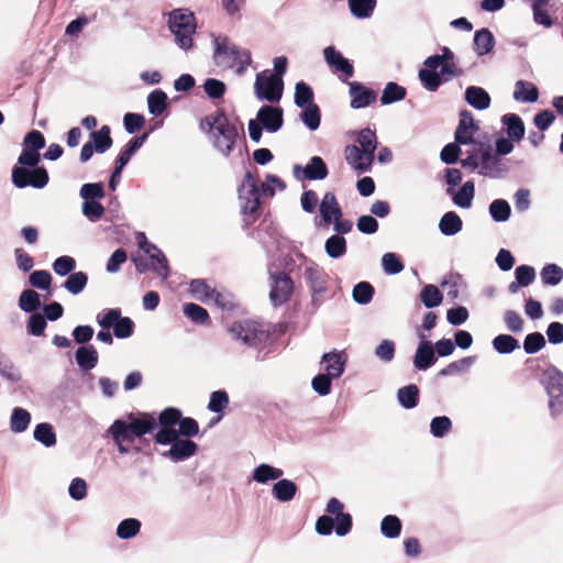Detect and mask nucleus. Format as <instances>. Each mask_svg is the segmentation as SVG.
Segmentation results:
<instances>
[{
	"instance_id": "nucleus-1",
	"label": "nucleus",
	"mask_w": 563,
	"mask_h": 563,
	"mask_svg": "<svg viewBox=\"0 0 563 563\" xmlns=\"http://www.w3.org/2000/svg\"><path fill=\"white\" fill-rule=\"evenodd\" d=\"M157 426L156 419L150 413H129L124 418L115 419L107 430L111 437L118 452L126 455L134 451L139 453V446L131 448L136 439L151 433Z\"/></svg>"
},
{
	"instance_id": "nucleus-2",
	"label": "nucleus",
	"mask_w": 563,
	"mask_h": 563,
	"mask_svg": "<svg viewBox=\"0 0 563 563\" xmlns=\"http://www.w3.org/2000/svg\"><path fill=\"white\" fill-rule=\"evenodd\" d=\"M212 41V63L221 70H233L236 75L245 74L252 64L251 52L233 43L227 35L210 33Z\"/></svg>"
},
{
	"instance_id": "nucleus-3",
	"label": "nucleus",
	"mask_w": 563,
	"mask_h": 563,
	"mask_svg": "<svg viewBox=\"0 0 563 563\" xmlns=\"http://www.w3.org/2000/svg\"><path fill=\"white\" fill-rule=\"evenodd\" d=\"M200 128L208 134L213 147L223 156L233 153L240 142L235 123L222 111L205 117L200 122Z\"/></svg>"
},
{
	"instance_id": "nucleus-4",
	"label": "nucleus",
	"mask_w": 563,
	"mask_h": 563,
	"mask_svg": "<svg viewBox=\"0 0 563 563\" xmlns=\"http://www.w3.org/2000/svg\"><path fill=\"white\" fill-rule=\"evenodd\" d=\"M168 27L180 49L188 51L194 46L192 35L196 32V19L188 9H176L169 13Z\"/></svg>"
},
{
	"instance_id": "nucleus-5",
	"label": "nucleus",
	"mask_w": 563,
	"mask_h": 563,
	"mask_svg": "<svg viewBox=\"0 0 563 563\" xmlns=\"http://www.w3.org/2000/svg\"><path fill=\"white\" fill-rule=\"evenodd\" d=\"M261 195L255 176L251 172H246L239 187L240 207L246 223H252L256 219Z\"/></svg>"
},
{
	"instance_id": "nucleus-6",
	"label": "nucleus",
	"mask_w": 563,
	"mask_h": 563,
	"mask_svg": "<svg viewBox=\"0 0 563 563\" xmlns=\"http://www.w3.org/2000/svg\"><path fill=\"white\" fill-rule=\"evenodd\" d=\"M300 276L311 292L312 305L318 307V296L327 291L329 282L328 274L314 262L305 260L302 266L300 267Z\"/></svg>"
},
{
	"instance_id": "nucleus-7",
	"label": "nucleus",
	"mask_w": 563,
	"mask_h": 563,
	"mask_svg": "<svg viewBox=\"0 0 563 563\" xmlns=\"http://www.w3.org/2000/svg\"><path fill=\"white\" fill-rule=\"evenodd\" d=\"M232 339L249 347H255L266 341L268 334L258 322L244 320L230 327Z\"/></svg>"
},
{
	"instance_id": "nucleus-8",
	"label": "nucleus",
	"mask_w": 563,
	"mask_h": 563,
	"mask_svg": "<svg viewBox=\"0 0 563 563\" xmlns=\"http://www.w3.org/2000/svg\"><path fill=\"white\" fill-rule=\"evenodd\" d=\"M284 81L279 76H271L269 70H263L256 75L254 92L257 99L277 102L283 96Z\"/></svg>"
},
{
	"instance_id": "nucleus-9",
	"label": "nucleus",
	"mask_w": 563,
	"mask_h": 563,
	"mask_svg": "<svg viewBox=\"0 0 563 563\" xmlns=\"http://www.w3.org/2000/svg\"><path fill=\"white\" fill-rule=\"evenodd\" d=\"M48 174L44 167L14 166L12 183L18 188H43L48 183Z\"/></svg>"
},
{
	"instance_id": "nucleus-10",
	"label": "nucleus",
	"mask_w": 563,
	"mask_h": 563,
	"mask_svg": "<svg viewBox=\"0 0 563 563\" xmlns=\"http://www.w3.org/2000/svg\"><path fill=\"white\" fill-rule=\"evenodd\" d=\"M136 242L139 247L148 255L151 260V269L164 280L169 276L168 261L165 254L153 243H151L144 233H137Z\"/></svg>"
},
{
	"instance_id": "nucleus-11",
	"label": "nucleus",
	"mask_w": 563,
	"mask_h": 563,
	"mask_svg": "<svg viewBox=\"0 0 563 563\" xmlns=\"http://www.w3.org/2000/svg\"><path fill=\"white\" fill-rule=\"evenodd\" d=\"M181 418L180 410L176 408H166L158 416V422L161 429L155 433V442L162 445H167L168 442L173 441L178 437L176 432V426Z\"/></svg>"
},
{
	"instance_id": "nucleus-12",
	"label": "nucleus",
	"mask_w": 563,
	"mask_h": 563,
	"mask_svg": "<svg viewBox=\"0 0 563 563\" xmlns=\"http://www.w3.org/2000/svg\"><path fill=\"white\" fill-rule=\"evenodd\" d=\"M479 170L478 173L485 177L498 178L508 169L501 158L494 154L490 145L478 143Z\"/></svg>"
},
{
	"instance_id": "nucleus-13",
	"label": "nucleus",
	"mask_w": 563,
	"mask_h": 563,
	"mask_svg": "<svg viewBox=\"0 0 563 563\" xmlns=\"http://www.w3.org/2000/svg\"><path fill=\"white\" fill-rule=\"evenodd\" d=\"M272 288L269 299L277 307L285 303L292 294L294 283L286 273L271 274Z\"/></svg>"
},
{
	"instance_id": "nucleus-14",
	"label": "nucleus",
	"mask_w": 563,
	"mask_h": 563,
	"mask_svg": "<svg viewBox=\"0 0 563 563\" xmlns=\"http://www.w3.org/2000/svg\"><path fill=\"white\" fill-rule=\"evenodd\" d=\"M344 158L354 172L364 174L371 170L375 156L357 145L350 144L344 148Z\"/></svg>"
},
{
	"instance_id": "nucleus-15",
	"label": "nucleus",
	"mask_w": 563,
	"mask_h": 563,
	"mask_svg": "<svg viewBox=\"0 0 563 563\" xmlns=\"http://www.w3.org/2000/svg\"><path fill=\"white\" fill-rule=\"evenodd\" d=\"M328 174V167L320 156H312L305 167L300 165L294 166V176L299 180H323Z\"/></svg>"
},
{
	"instance_id": "nucleus-16",
	"label": "nucleus",
	"mask_w": 563,
	"mask_h": 563,
	"mask_svg": "<svg viewBox=\"0 0 563 563\" xmlns=\"http://www.w3.org/2000/svg\"><path fill=\"white\" fill-rule=\"evenodd\" d=\"M478 125L474 120L473 114L467 111L463 110L460 112V120L457 128L455 130V142L457 144H474V136L478 131Z\"/></svg>"
},
{
	"instance_id": "nucleus-17",
	"label": "nucleus",
	"mask_w": 563,
	"mask_h": 563,
	"mask_svg": "<svg viewBox=\"0 0 563 563\" xmlns=\"http://www.w3.org/2000/svg\"><path fill=\"white\" fill-rule=\"evenodd\" d=\"M418 336L420 341L413 356V366L418 371H427L437 362L434 347L423 333Z\"/></svg>"
},
{
	"instance_id": "nucleus-18",
	"label": "nucleus",
	"mask_w": 563,
	"mask_h": 563,
	"mask_svg": "<svg viewBox=\"0 0 563 563\" xmlns=\"http://www.w3.org/2000/svg\"><path fill=\"white\" fill-rule=\"evenodd\" d=\"M170 448L163 456L168 457L173 462L185 461L196 454L198 445L189 439H180L176 437L175 440L168 442Z\"/></svg>"
},
{
	"instance_id": "nucleus-19",
	"label": "nucleus",
	"mask_w": 563,
	"mask_h": 563,
	"mask_svg": "<svg viewBox=\"0 0 563 563\" xmlns=\"http://www.w3.org/2000/svg\"><path fill=\"white\" fill-rule=\"evenodd\" d=\"M349 93L353 109L365 108L375 101L377 97L374 90L366 88L363 84L357 81L349 82Z\"/></svg>"
},
{
	"instance_id": "nucleus-20",
	"label": "nucleus",
	"mask_w": 563,
	"mask_h": 563,
	"mask_svg": "<svg viewBox=\"0 0 563 563\" xmlns=\"http://www.w3.org/2000/svg\"><path fill=\"white\" fill-rule=\"evenodd\" d=\"M257 120L271 133L277 132L283 125V110L279 107L263 106L257 112Z\"/></svg>"
},
{
	"instance_id": "nucleus-21",
	"label": "nucleus",
	"mask_w": 563,
	"mask_h": 563,
	"mask_svg": "<svg viewBox=\"0 0 563 563\" xmlns=\"http://www.w3.org/2000/svg\"><path fill=\"white\" fill-rule=\"evenodd\" d=\"M323 56L327 64L334 70L341 71L346 78L352 77L354 74L353 65L333 46H328L323 49Z\"/></svg>"
},
{
	"instance_id": "nucleus-22",
	"label": "nucleus",
	"mask_w": 563,
	"mask_h": 563,
	"mask_svg": "<svg viewBox=\"0 0 563 563\" xmlns=\"http://www.w3.org/2000/svg\"><path fill=\"white\" fill-rule=\"evenodd\" d=\"M319 212L323 222V225L328 227L332 223L335 218L342 217L341 207L336 200V197L333 192H325L320 206Z\"/></svg>"
},
{
	"instance_id": "nucleus-23",
	"label": "nucleus",
	"mask_w": 563,
	"mask_h": 563,
	"mask_svg": "<svg viewBox=\"0 0 563 563\" xmlns=\"http://www.w3.org/2000/svg\"><path fill=\"white\" fill-rule=\"evenodd\" d=\"M347 361L344 351H332L323 354L322 362L325 363V374L332 378H339L343 372Z\"/></svg>"
},
{
	"instance_id": "nucleus-24",
	"label": "nucleus",
	"mask_w": 563,
	"mask_h": 563,
	"mask_svg": "<svg viewBox=\"0 0 563 563\" xmlns=\"http://www.w3.org/2000/svg\"><path fill=\"white\" fill-rule=\"evenodd\" d=\"M446 194L452 197L453 203L462 209H470L475 197V184L472 180L465 181L459 191L448 188Z\"/></svg>"
},
{
	"instance_id": "nucleus-25",
	"label": "nucleus",
	"mask_w": 563,
	"mask_h": 563,
	"mask_svg": "<svg viewBox=\"0 0 563 563\" xmlns=\"http://www.w3.org/2000/svg\"><path fill=\"white\" fill-rule=\"evenodd\" d=\"M465 101L474 109L483 111L490 107V97L488 92L478 86H470L464 92Z\"/></svg>"
},
{
	"instance_id": "nucleus-26",
	"label": "nucleus",
	"mask_w": 563,
	"mask_h": 563,
	"mask_svg": "<svg viewBox=\"0 0 563 563\" xmlns=\"http://www.w3.org/2000/svg\"><path fill=\"white\" fill-rule=\"evenodd\" d=\"M297 493V485L290 479L282 477L273 485L272 495L280 503H288L294 499Z\"/></svg>"
},
{
	"instance_id": "nucleus-27",
	"label": "nucleus",
	"mask_w": 563,
	"mask_h": 563,
	"mask_svg": "<svg viewBox=\"0 0 563 563\" xmlns=\"http://www.w3.org/2000/svg\"><path fill=\"white\" fill-rule=\"evenodd\" d=\"M439 230L445 236H453L462 231L463 222L454 211L444 213L439 221Z\"/></svg>"
},
{
	"instance_id": "nucleus-28",
	"label": "nucleus",
	"mask_w": 563,
	"mask_h": 563,
	"mask_svg": "<svg viewBox=\"0 0 563 563\" xmlns=\"http://www.w3.org/2000/svg\"><path fill=\"white\" fill-rule=\"evenodd\" d=\"M284 475V471L269 464H260L253 470L252 478L258 484H267L277 481Z\"/></svg>"
},
{
	"instance_id": "nucleus-29",
	"label": "nucleus",
	"mask_w": 563,
	"mask_h": 563,
	"mask_svg": "<svg viewBox=\"0 0 563 563\" xmlns=\"http://www.w3.org/2000/svg\"><path fill=\"white\" fill-rule=\"evenodd\" d=\"M501 122L506 126L508 137L512 141H520L525 135V124L521 118L515 113L503 115Z\"/></svg>"
},
{
	"instance_id": "nucleus-30",
	"label": "nucleus",
	"mask_w": 563,
	"mask_h": 563,
	"mask_svg": "<svg viewBox=\"0 0 563 563\" xmlns=\"http://www.w3.org/2000/svg\"><path fill=\"white\" fill-rule=\"evenodd\" d=\"M75 357L78 366L84 371L92 369L98 363V352L92 345L77 349Z\"/></svg>"
},
{
	"instance_id": "nucleus-31",
	"label": "nucleus",
	"mask_w": 563,
	"mask_h": 563,
	"mask_svg": "<svg viewBox=\"0 0 563 563\" xmlns=\"http://www.w3.org/2000/svg\"><path fill=\"white\" fill-rule=\"evenodd\" d=\"M542 382L547 394L563 391V372L555 366H550L544 371Z\"/></svg>"
},
{
	"instance_id": "nucleus-32",
	"label": "nucleus",
	"mask_w": 563,
	"mask_h": 563,
	"mask_svg": "<svg viewBox=\"0 0 563 563\" xmlns=\"http://www.w3.org/2000/svg\"><path fill=\"white\" fill-rule=\"evenodd\" d=\"M493 33L488 29H481L474 35V49L479 55L488 54L494 47Z\"/></svg>"
},
{
	"instance_id": "nucleus-33",
	"label": "nucleus",
	"mask_w": 563,
	"mask_h": 563,
	"mask_svg": "<svg viewBox=\"0 0 563 563\" xmlns=\"http://www.w3.org/2000/svg\"><path fill=\"white\" fill-rule=\"evenodd\" d=\"M538 89L533 84L523 80H519L516 82L514 91L515 100L532 103L538 100Z\"/></svg>"
},
{
	"instance_id": "nucleus-34",
	"label": "nucleus",
	"mask_w": 563,
	"mask_h": 563,
	"mask_svg": "<svg viewBox=\"0 0 563 563\" xmlns=\"http://www.w3.org/2000/svg\"><path fill=\"white\" fill-rule=\"evenodd\" d=\"M31 423L30 412L21 407H15L10 417V430L14 433L24 432Z\"/></svg>"
},
{
	"instance_id": "nucleus-35",
	"label": "nucleus",
	"mask_w": 563,
	"mask_h": 563,
	"mask_svg": "<svg viewBox=\"0 0 563 563\" xmlns=\"http://www.w3.org/2000/svg\"><path fill=\"white\" fill-rule=\"evenodd\" d=\"M349 9L356 19H368L376 8V0H347Z\"/></svg>"
},
{
	"instance_id": "nucleus-36",
	"label": "nucleus",
	"mask_w": 563,
	"mask_h": 563,
	"mask_svg": "<svg viewBox=\"0 0 563 563\" xmlns=\"http://www.w3.org/2000/svg\"><path fill=\"white\" fill-rule=\"evenodd\" d=\"M325 254L330 258H340L346 253V240L342 235H331L324 243Z\"/></svg>"
},
{
	"instance_id": "nucleus-37",
	"label": "nucleus",
	"mask_w": 563,
	"mask_h": 563,
	"mask_svg": "<svg viewBox=\"0 0 563 563\" xmlns=\"http://www.w3.org/2000/svg\"><path fill=\"white\" fill-rule=\"evenodd\" d=\"M90 137L97 153H104L112 146L110 128L108 125L101 126L99 131H92Z\"/></svg>"
},
{
	"instance_id": "nucleus-38",
	"label": "nucleus",
	"mask_w": 563,
	"mask_h": 563,
	"mask_svg": "<svg viewBox=\"0 0 563 563\" xmlns=\"http://www.w3.org/2000/svg\"><path fill=\"white\" fill-rule=\"evenodd\" d=\"M141 521L136 518H128L122 520L117 527V537L121 540H129L139 534L141 530Z\"/></svg>"
},
{
	"instance_id": "nucleus-39",
	"label": "nucleus",
	"mask_w": 563,
	"mask_h": 563,
	"mask_svg": "<svg viewBox=\"0 0 563 563\" xmlns=\"http://www.w3.org/2000/svg\"><path fill=\"white\" fill-rule=\"evenodd\" d=\"M88 276L84 272H75L68 275L63 287L71 295L80 294L87 286Z\"/></svg>"
},
{
	"instance_id": "nucleus-40",
	"label": "nucleus",
	"mask_w": 563,
	"mask_h": 563,
	"mask_svg": "<svg viewBox=\"0 0 563 563\" xmlns=\"http://www.w3.org/2000/svg\"><path fill=\"white\" fill-rule=\"evenodd\" d=\"M34 439L42 443L46 448L54 446L56 444V434L53 427L47 422L38 423L33 433Z\"/></svg>"
},
{
	"instance_id": "nucleus-41",
	"label": "nucleus",
	"mask_w": 563,
	"mask_h": 563,
	"mask_svg": "<svg viewBox=\"0 0 563 563\" xmlns=\"http://www.w3.org/2000/svg\"><path fill=\"white\" fill-rule=\"evenodd\" d=\"M493 347L499 354H510L519 349V341L510 334H499L493 339Z\"/></svg>"
},
{
	"instance_id": "nucleus-42",
	"label": "nucleus",
	"mask_w": 563,
	"mask_h": 563,
	"mask_svg": "<svg viewBox=\"0 0 563 563\" xmlns=\"http://www.w3.org/2000/svg\"><path fill=\"white\" fill-rule=\"evenodd\" d=\"M419 389L416 385H408L398 389L397 398L406 409H412L418 405Z\"/></svg>"
},
{
	"instance_id": "nucleus-43",
	"label": "nucleus",
	"mask_w": 563,
	"mask_h": 563,
	"mask_svg": "<svg viewBox=\"0 0 563 563\" xmlns=\"http://www.w3.org/2000/svg\"><path fill=\"white\" fill-rule=\"evenodd\" d=\"M147 106L151 114L158 117L167 107V95L162 90H154L147 96Z\"/></svg>"
},
{
	"instance_id": "nucleus-44",
	"label": "nucleus",
	"mask_w": 563,
	"mask_h": 563,
	"mask_svg": "<svg viewBox=\"0 0 563 563\" xmlns=\"http://www.w3.org/2000/svg\"><path fill=\"white\" fill-rule=\"evenodd\" d=\"M406 97V89L402 86H399L396 82H388L380 96L382 104H390L397 101L402 100Z\"/></svg>"
},
{
	"instance_id": "nucleus-45",
	"label": "nucleus",
	"mask_w": 563,
	"mask_h": 563,
	"mask_svg": "<svg viewBox=\"0 0 563 563\" xmlns=\"http://www.w3.org/2000/svg\"><path fill=\"white\" fill-rule=\"evenodd\" d=\"M41 307L40 295L33 289H25L19 298V308L24 312H34Z\"/></svg>"
},
{
	"instance_id": "nucleus-46",
	"label": "nucleus",
	"mask_w": 563,
	"mask_h": 563,
	"mask_svg": "<svg viewBox=\"0 0 563 563\" xmlns=\"http://www.w3.org/2000/svg\"><path fill=\"white\" fill-rule=\"evenodd\" d=\"M489 214L495 222H506L509 220L511 209L504 199H496L489 205Z\"/></svg>"
},
{
	"instance_id": "nucleus-47",
	"label": "nucleus",
	"mask_w": 563,
	"mask_h": 563,
	"mask_svg": "<svg viewBox=\"0 0 563 563\" xmlns=\"http://www.w3.org/2000/svg\"><path fill=\"white\" fill-rule=\"evenodd\" d=\"M356 142L358 143V147L361 150H364L375 156V151L377 148V137L373 130L369 128L362 129L357 133Z\"/></svg>"
},
{
	"instance_id": "nucleus-48",
	"label": "nucleus",
	"mask_w": 563,
	"mask_h": 563,
	"mask_svg": "<svg viewBox=\"0 0 563 563\" xmlns=\"http://www.w3.org/2000/svg\"><path fill=\"white\" fill-rule=\"evenodd\" d=\"M420 299L426 308H435L441 305L443 296L434 285H426L421 292Z\"/></svg>"
},
{
	"instance_id": "nucleus-49",
	"label": "nucleus",
	"mask_w": 563,
	"mask_h": 563,
	"mask_svg": "<svg viewBox=\"0 0 563 563\" xmlns=\"http://www.w3.org/2000/svg\"><path fill=\"white\" fill-rule=\"evenodd\" d=\"M145 139H146V134H143L142 136H137V137L130 140V142L126 144L124 151L118 156V158L115 161L117 163H119V168L125 167V165L129 163L131 157L143 145Z\"/></svg>"
},
{
	"instance_id": "nucleus-50",
	"label": "nucleus",
	"mask_w": 563,
	"mask_h": 563,
	"mask_svg": "<svg viewBox=\"0 0 563 563\" xmlns=\"http://www.w3.org/2000/svg\"><path fill=\"white\" fill-rule=\"evenodd\" d=\"M380 532L388 539L397 538L401 532V522L398 517L388 515L380 522Z\"/></svg>"
},
{
	"instance_id": "nucleus-51",
	"label": "nucleus",
	"mask_w": 563,
	"mask_h": 563,
	"mask_svg": "<svg viewBox=\"0 0 563 563\" xmlns=\"http://www.w3.org/2000/svg\"><path fill=\"white\" fill-rule=\"evenodd\" d=\"M213 290L214 288H211L203 279H194L189 285L191 296L202 302H209Z\"/></svg>"
},
{
	"instance_id": "nucleus-52",
	"label": "nucleus",
	"mask_w": 563,
	"mask_h": 563,
	"mask_svg": "<svg viewBox=\"0 0 563 563\" xmlns=\"http://www.w3.org/2000/svg\"><path fill=\"white\" fill-rule=\"evenodd\" d=\"M295 104L299 108L309 107L313 103V92L309 85L299 81L295 87Z\"/></svg>"
},
{
	"instance_id": "nucleus-53",
	"label": "nucleus",
	"mask_w": 563,
	"mask_h": 563,
	"mask_svg": "<svg viewBox=\"0 0 563 563\" xmlns=\"http://www.w3.org/2000/svg\"><path fill=\"white\" fill-rule=\"evenodd\" d=\"M437 68H422L419 70V79L429 91H435L441 82L442 78L439 73L435 70Z\"/></svg>"
},
{
	"instance_id": "nucleus-54",
	"label": "nucleus",
	"mask_w": 563,
	"mask_h": 563,
	"mask_svg": "<svg viewBox=\"0 0 563 563\" xmlns=\"http://www.w3.org/2000/svg\"><path fill=\"white\" fill-rule=\"evenodd\" d=\"M184 313L197 324H207L210 320L208 311L197 303H186L184 306Z\"/></svg>"
},
{
	"instance_id": "nucleus-55",
	"label": "nucleus",
	"mask_w": 563,
	"mask_h": 563,
	"mask_svg": "<svg viewBox=\"0 0 563 563\" xmlns=\"http://www.w3.org/2000/svg\"><path fill=\"white\" fill-rule=\"evenodd\" d=\"M300 119L303 124L311 131H316L320 125V110L317 104L303 107Z\"/></svg>"
},
{
	"instance_id": "nucleus-56",
	"label": "nucleus",
	"mask_w": 563,
	"mask_h": 563,
	"mask_svg": "<svg viewBox=\"0 0 563 563\" xmlns=\"http://www.w3.org/2000/svg\"><path fill=\"white\" fill-rule=\"evenodd\" d=\"M540 275L544 285L555 286L563 278V269L556 264H548L542 268Z\"/></svg>"
},
{
	"instance_id": "nucleus-57",
	"label": "nucleus",
	"mask_w": 563,
	"mask_h": 563,
	"mask_svg": "<svg viewBox=\"0 0 563 563\" xmlns=\"http://www.w3.org/2000/svg\"><path fill=\"white\" fill-rule=\"evenodd\" d=\"M374 295L373 286L367 282H361L356 284L353 288L352 297L355 302L358 305L368 303Z\"/></svg>"
},
{
	"instance_id": "nucleus-58",
	"label": "nucleus",
	"mask_w": 563,
	"mask_h": 563,
	"mask_svg": "<svg viewBox=\"0 0 563 563\" xmlns=\"http://www.w3.org/2000/svg\"><path fill=\"white\" fill-rule=\"evenodd\" d=\"M82 214L91 222H96L104 214V207L98 200H84Z\"/></svg>"
},
{
	"instance_id": "nucleus-59",
	"label": "nucleus",
	"mask_w": 563,
	"mask_h": 563,
	"mask_svg": "<svg viewBox=\"0 0 563 563\" xmlns=\"http://www.w3.org/2000/svg\"><path fill=\"white\" fill-rule=\"evenodd\" d=\"M547 342L542 333L532 332L526 335L523 340V350L527 354H534L545 346Z\"/></svg>"
},
{
	"instance_id": "nucleus-60",
	"label": "nucleus",
	"mask_w": 563,
	"mask_h": 563,
	"mask_svg": "<svg viewBox=\"0 0 563 563\" xmlns=\"http://www.w3.org/2000/svg\"><path fill=\"white\" fill-rule=\"evenodd\" d=\"M452 429V421L446 416L435 417L430 422V432L434 438H443Z\"/></svg>"
},
{
	"instance_id": "nucleus-61",
	"label": "nucleus",
	"mask_w": 563,
	"mask_h": 563,
	"mask_svg": "<svg viewBox=\"0 0 563 563\" xmlns=\"http://www.w3.org/2000/svg\"><path fill=\"white\" fill-rule=\"evenodd\" d=\"M79 195L84 200H99L106 192L101 183H88L81 186Z\"/></svg>"
},
{
	"instance_id": "nucleus-62",
	"label": "nucleus",
	"mask_w": 563,
	"mask_h": 563,
	"mask_svg": "<svg viewBox=\"0 0 563 563\" xmlns=\"http://www.w3.org/2000/svg\"><path fill=\"white\" fill-rule=\"evenodd\" d=\"M229 405V396L224 390H216L211 393L208 409L211 412L220 413Z\"/></svg>"
},
{
	"instance_id": "nucleus-63",
	"label": "nucleus",
	"mask_w": 563,
	"mask_h": 563,
	"mask_svg": "<svg viewBox=\"0 0 563 563\" xmlns=\"http://www.w3.org/2000/svg\"><path fill=\"white\" fill-rule=\"evenodd\" d=\"M382 266L388 275H396L404 271V264L395 253H385L382 257Z\"/></svg>"
},
{
	"instance_id": "nucleus-64",
	"label": "nucleus",
	"mask_w": 563,
	"mask_h": 563,
	"mask_svg": "<svg viewBox=\"0 0 563 563\" xmlns=\"http://www.w3.org/2000/svg\"><path fill=\"white\" fill-rule=\"evenodd\" d=\"M76 267V261L71 256H59L53 263V271L59 276L70 275Z\"/></svg>"
}]
</instances>
